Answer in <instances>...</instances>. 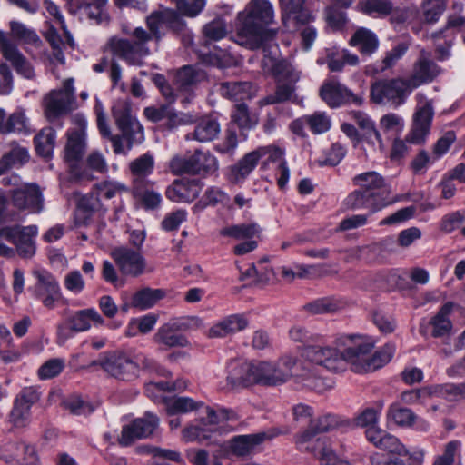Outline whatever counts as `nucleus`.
I'll return each mask as SVG.
<instances>
[{"label": "nucleus", "mask_w": 465, "mask_h": 465, "mask_svg": "<svg viewBox=\"0 0 465 465\" xmlns=\"http://www.w3.org/2000/svg\"><path fill=\"white\" fill-rule=\"evenodd\" d=\"M274 94L267 95L259 101L261 106L282 103L289 100L294 91V88L289 83H279Z\"/></svg>", "instance_id": "nucleus-56"}, {"label": "nucleus", "mask_w": 465, "mask_h": 465, "mask_svg": "<svg viewBox=\"0 0 465 465\" xmlns=\"http://www.w3.org/2000/svg\"><path fill=\"white\" fill-rule=\"evenodd\" d=\"M194 164L193 155H176L172 158L169 163L170 170L175 174L190 173L194 174Z\"/></svg>", "instance_id": "nucleus-62"}, {"label": "nucleus", "mask_w": 465, "mask_h": 465, "mask_svg": "<svg viewBox=\"0 0 465 465\" xmlns=\"http://www.w3.org/2000/svg\"><path fill=\"white\" fill-rule=\"evenodd\" d=\"M226 33V23L223 18H216L203 27L204 35L211 40H220Z\"/></svg>", "instance_id": "nucleus-64"}, {"label": "nucleus", "mask_w": 465, "mask_h": 465, "mask_svg": "<svg viewBox=\"0 0 465 465\" xmlns=\"http://www.w3.org/2000/svg\"><path fill=\"white\" fill-rule=\"evenodd\" d=\"M194 174H211L218 170L219 163L209 151L196 150L193 154Z\"/></svg>", "instance_id": "nucleus-43"}, {"label": "nucleus", "mask_w": 465, "mask_h": 465, "mask_svg": "<svg viewBox=\"0 0 465 465\" xmlns=\"http://www.w3.org/2000/svg\"><path fill=\"white\" fill-rule=\"evenodd\" d=\"M10 30L13 38L25 45H30L36 48L40 47L42 45V41L35 31L27 27L23 23L11 21Z\"/></svg>", "instance_id": "nucleus-44"}, {"label": "nucleus", "mask_w": 465, "mask_h": 465, "mask_svg": "<svg viewBox=\"0 0 465 465\" xmlns=\"http://www.w3.org/2000/svg\"><path fill=\"white\" fill-rule=\"evenodd\" d=\"M274 17V8L269 0H251L235 17V42L250 50L262 47L264 41L273 38L277 33L269 28Z\"/></svg>", "instance_id": "nucleus-2"}, {"label": "nucleus", "mask_w": 465, "mask_h": 465, "mask_svg": "<svg viewBox=\"0 0 465 465\" xmlns=\"http://www.w3.org/2000/svg\"><path fill=\"white\" fill-rule=\"evenodd\" d=\"M232 119L240 128L250 129L257 123L255 119L251 117L248 107L243 103L235 104V109L232 114Z\"/></svg>", "instance_id": "nucleus-61"}, {"label": "nucleus", "mask_w": 465, "mask_h": 465, "mask_svg": "<svg viewBox=\"0 0 465 465\" xmlns=\"http://www.w3.org/2000/svg\"><path fill=\"white\" fill-rule=\"evenodd\" d=\"M260 160L265 158L263 163H269L282 164V162H286L284 155L285 150L279 146L271 144L266 146H261L257 148Z\"/></svg>", "instance_id": "nucleus-60"}, {"label": "nucleus", "mask_w": 465, "mask_h": 465, "mask_svg": "<svg viewBox=\"0 0 465 465\" xmlns=\"http://www.w3.org/2000/svg\"><path fill=\"white\" fill-rule=\"evenodd\" d=\"M111 257L123 275L138 277L145 272L146 261L137 251L128 247H118L111 252Z\"/></svg>", "instance_id": "nucleus-18"}, {"label": "nucleus", "mask_w": 465, "mask_h": 465, "mask_svg": "<svg viewBox=\"0 0 465 465\" xmlns=\"http://www.w3.org/2000/svg\"><path fill=\"white\" fill-rule=\"evenodd\" d=\"M201 193V187L196 180L183 178L175 180L167 187L166 197L176 203H191Z\"/></svg>", "instance_id": "nucleus-25"}, {"label": "nucleus", "mask_w": 465, "mask_h": 465, "mask_svg": "<svg viewBox=\"0 0 465 465\" xmlns=\"http://www.w3.org/2000/svg\"><path fill=\"white\" fill-rule=\"evenodd\" d=\"M34 276L36 282L29 289L33 297L39 301L45 308L54 309L56 303L62 299V291L58 281L45 270L35 271Z\"/></svg>", "instance_id": "nucleus-13"}, {"label": "nucleus", "mask_w": 465, "mask_h": 465, "mask_svg": "<svg viewBox=\"0 0 465 465\" xmlns=\"http://www.w3.org/2000/svg\"><path fill=\"white\" fill-rule=\"evenodd\" d=\"M238 146V138L236 131L228 128L225 131L223 139L215 144L214 149L221 154L233 156Z\"/></svg>", "instance_id": "nucleus-58"}, {"label": "nucleus", "mask_w": 465, "mask_h": 465, "mask_svg": "<svg viewBox=\"0 0 465 465\" xmlns=\"http://www.w3.org/2000/svg\"><path fill=\"white\" fill-rule=\"evenodd\" d=\"M90 366H99L108 376L123 381H134L142 371L163 372V370L153 359L144 354L120 350L101 353L97 360L90 363Z\"/></svg>", "instance_id": "nucleus-4"}, {"label": "nucleus", "mask_w": 465, "mask_h": 465, "mask_svg": "<svg viewBox=\"0 0 465 465\" xmlns=\"http://www.w3.org/2000/svg\"><path fill=\"white\" fill-rule=\"evenodd\" d=\"M350 45L356 47L362 55L370 56L378 49L379 40L373 32L361 27L351 37Z\"/></svg>", "instance_id": "nucleus-37"}, {"label": "nucleus", "mask_w": 465, "mask_h": 465, "mask_svg": "<svg viewBox=\"0 0 465 465\" xmlns=\"http://www.w3.org/2000/svg\"><path fill=\"white\" fill-rule=\"evenodd\" d=\"M304 121L310 130L315 134H322L331 128V120L323 113H314L311 115H305Z\"/></svg>", "instance_id": "nucleus-57"}, {"label": "nucleus", "mask_w": 465, "mask_h": 465, "mask_svg": "<svg viewBox=\"0 0 465 465\" xmlns=\"http://www.w3.org/2000/svg\"><path fill=\"white\" fill-rule=\"evenodd\" d=\"M262 67L265 74H271L278 83H296L301 72L295 70L288 60H262Z\"/></svg>", "instance_id": "nucleus-29"}, {"label": "nucleus", "mask_w": 465, "mask_h": 465, "mask_svg": "<svg viewBox=\"0 0 465 465\" xmlns=\"http://www.w3.org/2000/svg\"><path fill=\"white\" fill-rule=\"evenodd\" d=\"M297 365L295 357L285 355L276 363L264 361L267 386H275L286 382L292 376L299 375L294 369Z\"/></svg>", "instance_id": "nucleus-22"}, {"label": "nucleus", "mask_w": 465, "mask_h": 465, "mask_svg": "<svg viewBox=\"0 0 465 465\" xmlns=\"http://www.w3.org/2000/svg\"><path fill=\"white\" fill-rule=\"evenodd\" d=\"M43 34L45 40L50 44L51 47L53 48L54 55L55 56V58H59L63 55V49H65L67 47H70L72 49L74 48L75 44L74 43V45L71 46L68 44V38H66V42H64L60 35L58 34L54 25H53L50 22H46L45 29L44 30ZM65 37L67 36L65 35Z\"/></svg>", "instance_id": "nucleus-48"}, {"label": "nucleus", "mask_w": 465, "mask_h": 465, "mask_svg": "<svg viewBox=\"0 0 465 465\" xmlns=\"http://www.w3.org/2000/svg\"><path fill=\"white\" fill-rule=\"evenodd\" d=\"M74 128L67 131V142L64 147V159L72 175L76 180H91L93 177L85 171L78 170L79 164L86 152V119L82 114L71 117Z\"/></svg>", "instance_id": "nucleus-6"}, {"label": "nucleus", "mask_w": 465, "mask_h": 465, "mask_svg": "<svg viewBox=\"0 0 465 465\" xmlns=\"http://www.w3.org/2000/svg\"><path fill=\"white\" fill-rule=\"evenodd\" d=\"M153 182L132 186V195L135 204L145 211H155L161 206L163 198L153 189Z\"/></svg>", "instance_id": "nucleus-28"}, {"label": "nucleus", "mask_w": 465, "mask_h": 465, "mask_svg": "<svg viewBox=\"0 0 465 465\" xmlns=\"http://www.w3.org/2000/svg\"><path fill=\"white\" fill-rule=\"evenodd\" d=\"M189 326L190 322L185 321H172L166 322L163 324L154 334V342L168 349L173 347H188L190 342L181 331H186Z\"/></svg>", "instance_id": "nucleus-19"}, {"label": "nucleus", "mask_w": 465, "mask_h": 465, "mask_svg": "<svg viewBox=\"0 0 465 465\" xmlns=\"http://www.w3.org/2000/svg\"><path fill=\"white\" fill-rule=\"evenodd\" d=\"M12 203L20 210L40 213L44 207V199L36 184H25L16 188L11 193Z\"/></svg>", "instance_id": "nucleus-21"}, {"label": "nucleus", "mask_w": 465, "mask_h": 465, "mask_svg": "<svg viewBox=\"0 0 465 465\" xmlns=\"http://www.w3.org/2000/svg\"><path fill=\"white\" fill-rule=\"evenodd\" d=\"M29 121L25 111L18 109L6 119L3 134L27 133L29 132Z\"/></svg>", "instance_id": "nucleus-50"}, {"label": "nucleus", "mask_w": 465, "mask_h": 465, "mask_svg": "<svg viewBox=\"0 0 465 465\" xmlns=\"http://www.w3.org/2000/svg\"><path fill=\"white\" fill-rule=\"evenodd\" d=\"M344 303L339 300L325 297L304 305V309L312 314L332 313L341 309Z\"/></svg>", "instance_id": "nucleus-46"}, {"label": "nucleus", "mask_w": 465, "mask_h": 465, "mask_svg": "<svg viewBox=\"0 0 465 465\" xmlns=\"http://www.w3.org/2000/svg\"><path fill=\"white\" fill-rule=\"evenodd\" d=\"M201 404L189 397H176L171 399L166 404L167 413L174 415L187 413L199 408Z\"/></svg>", "instance_id": "nucleus-52"}, {"label": "nucleus", "mask_w": 465, "mask_h": 465, "mask_svg": "<svg viewBox=\"0 0 465 465\" xmlns=\"http://www.w3.org/2000/svg\"><path fill=\"white\" fill-rule=\"evenodd\" d=\"M267 439H269V436L265 432L239 435L231 440L230 448L233 454L243 457L251 454L257 446Z\"/></svg>", "instance_id": "nucleus-34"}, {"label": "nucleus", "mask_w": 465, "mask_h": 465, "mask_svg": "<svg viewBox=\"0 0 465 465\" xmlns=\"http://www.w3.org/2000/svg\"><path fill=\"white\" fill-rule=\"evenodd\" d=\"M133 35L135 38L134 43L118 36L110 37L103 47L104 54L118 58L150 55L151 52L148 45L149 41L152 40L151 35L143 28L137 27L134 29Z\"/></svg>", "instance_id": "nucleus-8"}, {"label": "nucleus", "mask_w": 465, "mask_h": 465, "mask_svg": "<svg viewBox=\"0 0 465 465\" xmlns=\"http://www.w3.org/2000/svg\"><path fill=\"white\" fill-rule=\"evenodd\" d=\"M387 418L396 425L411 427L414 424L417 416L410 409L391 406L388 411Z\"/></svg>", "instance_id": "nucleus-51"}, {"label": "nucleus", "mask_w": 465, "mask_h": 465, "mask_svg": "<svg viewBox=\"0 0 465 465\" xmlns=\"http://www.w3.org/2000/svg\"><path fill=\"white\" fill-rule=\"evenodd\" d=\"M146 25L150 30L148 34L152 36L149 44H153L154 47L168 29L180 33L186 28L184 20L176 11L164 7H160L158 10L152 12L146 17Z\"/></svg>", "instance_id": "nucleus-12"}, {"label": "nucleus", "mask_w": 465, "mask_h": 465, "mask_svg": "<svg viewBox=\"0 0 465 465\" xmlns=\"http://www.w3.org/2000/svg\"><path fill=\"white\" fill-rule=\"evenodd\" d=\"M452 309L453 303L449 302L445 303L438 312V313L432 318L430 322L433 327L432 336L443 337L450 333L452 323L449 319V315L450 314Z\"/></svg>", "instance_id": "nucleus-41"}, {"label": "nucleus", "mask_w": 465, "mask_h": 465, "mask_svg": "<svg viewBox=\"0 0 465 465\" xmlns=\"http://www.w3.org/2000/svg\"><path fill=\"white\" fill-rule=\"evenodd\" d=\"M445 8L444 0H427L422 6L424 21L430 24L437 22Z\"/></svg>", "instance_id": "nucleus-59"}, {"label": "nucleus", "mask_w": 465, "mask_h": 465, "mask_svg": "<svg viewBox=\"0 0 465 465\" xmlns=\"http://www.w3.org/2000/svg\"><path fill=\"white\" fill-rule=\"evenodd\" d=\"M347 153L346 148L339 143H333L316 162L320 166H335L341 163Z\"/></svg>", "instance_id": "nucleus-53"}, {"label": "nucleus", "mask_w": 465, "mask_h": 465, "mask_svg": "<svg viewBox=\"0 0 465 465\" xmlns=\"http://www.w3.org/2000/svg\"><path fill=\"white\" fill-rule=\"evenodd\" d=\"M440 72V68L433 60H419L414 64L412 72L406 81L413 90L432 82Z\"/></svg>", "instance_id": "nucleus-27"}, {"label": "nucleus", "mask_w": 465, "mask_h": 465, "mask_svg": "<svg viewBox=\"0 0 465 465\" xmlns=\"http://www.w3.org/2000/svg\"><path fill=\"white\" fill-rule=\"evenodd\" d=\"M432 397L430 386L405 391L401 394V400L405 404H424L426 400Z\"/></svg>", "instance_id": "nucleus-55"}, {"label": "nucleus", "mask_w": 465, "mask_h": 465, "mask_svg": "<svg viewBox=\"0 0 465 465\" xmlns=\"http://www.w3.org/2000/svg\"><path fill=\"white\" fill-rule=\"evenodd\" d=\"M44 104L45 116L53 124L74 110L76 99L74 79H66L60 89L51 91L45 97Z\"/></svg>", "instance_id": "nucleus-10"}, {"label": "nucleus", "mask_w": 465, "mask_h": 465, "mask_svg": "<svg viewBox=\"0 0 465 465\" xmlns=\"http://www.w3.org/2000/svg\"><path fill=\"white\" fill-rule=\"evenodd\" d=\"M56 132L52 127L44 128L35 137V145L38 154L49 157L53 154L55 145Z\"/></svg>", "instance_id": "nucleus-45"}, {"label": "nucleus", "mask_w": 465, "mask_h": 465, "mask_svg": "<svg viewBox=\"0 0 465 465\" xmlns=\"http://www.w3.org/2000/svg\"><path fill=\"white\" fill-rule=\"evenodd\" d=\"M164 291L161 289L145 287L139 290L133 295L131 306L140 310H147L154 306L157 302L164 297Z\"/></svg>", "instance_id": "nucleus-40"}, {"label": "nucleus", "mask_w": 465, "mask_h": 465, "mask_svg": "<svg viewBox=\"0 0 465 465\" xmlns=\"http://www.w3.org/2000/svg\"><path fill=\"white\" fill-rule=\"evenodd\" d=\"M262 232L260 224L252 222L225 226L221 229L220 234L234 240H250L260 238Z\"/></svg>", "instance_id": "nucleus-36"}, {"label": "nucleus", "mask_w": 465, "mask_h": 465, "mask_svg": "<svg viewBox=\"0 0 465 465\" xmlns=\"http://www.w3.org/2000/svg\"><path fill=\"white\" fill-rule=\"evenodd\" d=\"M336 346H310L305 350L306 359L334 372L343 371L350 365L352 371L366 373L387 364L396 351L394 344L387 343L372 352L373 343L363 336L354 334L338 336Z\"/></svg>", "instance_id": "nucleus-1"}, {"label": "nucleus", "mask_w": 465, "mask_h": 465, "mask_svg": "<svg viewBox=\"0 0 465 465\" xmlns=\"http://www.w3.org/2000/svg\"><path fill=\"white\" fill-rule=\"evenodd\" d=\"M221 132L218 121L212 116H204L197 123L193 132L188 133L187 140L208 143L215 139Z\"/></svg>", "instance_id": "nucleus-32"}, {"label": "nucleus", "mask_w": 465, "mask_h": 465, "mask_svg": "<svg viewBox=\"0 0 465 465\" xmlns=\"http://www.w3.org/2000/svg\"><path fill=\"white\" fill-rule=\"evenodd\" d=\"M154 160L152 155L145 153L129 163L132 176V186L151 183L148 177L153 173Z\"/></svg>", "instance_id": "nucleus-35"}, {"label": "nucleus", "mask_w": 465, "mask_h": 465, "mask_svg": "<svg viewBox=\"0 0 465 465\" xmlns=\"http://www.w3.org/2000/svg\"><path fill=\"white\" fill-rule=\"evenodd\" d=\"M37 234V227L30 226H5L0 228V256L11 258L15 252L13 248L5 245L2 240L13 243L16 247L18 254L23 258H31L35 253L34 238Z\"/></svg>", "instance_id": "nucleus-7"}, {"label": "nucleus", "mask_w": 465, "mask_h": 465, "mask_svg": "<svg viewBox=\"0 0 465 465\" xmlns=\"http://www.w3.org/2000/svg\"><path fill=\"white\" fill-rule=\"evenodd\" d=\"M65 362L61 358H53L44 362L37 370L40 380H49L58 376L64 369Z\"/></svg>", "instance_id": "nucleus-54"}, {"label": "nucleus", "mask_w": 465, "mask_h": 465, "mask_svg": "<svg viewBox=\"0 0 465 465\" xmlns=\"http://www.w3.org/2000/svg\"><path fill=\"white\" fill-rule=\"evenodd\" d=\"M205 79L206 73L200 64L184 65L176 71L173 84L179 91L188 92Z\"/></svg>", "instance_id": "nucleus-30"}, {"label": "nucleus", "mask_w": 465, "mask_h": 465, "mask_svg": "<svg viewBox=\"0 0 465 465\" xmlns=\"http://www.w3.org/2000/svg\"><path fill=\"white\" fill-rule=\"evenodd\" d=\"M107 3L108 0H67V7L71 14H84L99 24L107 19Z\"/></svg>", "instance_id": "nucleus-26"}, {"label": "nucleus", "mask_w": 465, "mask_h": 465, "mask_svg": "<svg viewBox=\"0 0 465 465\" xmlns=\"http://www.w3.org/2000/svg\"><path fill=\"white\" fill-rule=\"evenodd\" d=\"M10 149L5 152L2 159L11 169L16 166H22L29 160V153L27 148L18 144L16 142L9 143Z\"/></svg>", "instance_id": "nucleus-47"}, {"label": "nucleus", "mask_w": 465, "mask_h": 465, "mask_svg": "<svg viewBox=\"0 0 465 465\" xmlns=\"http://www.w3.org/2000/svg\"><path fill=\"white\" fill-rule=\"evenodd\" d=\"M352 183L359 189L347 195L344 205L350 210L368 209L376 213L397 203L400 197L390 199L391 187L384 177L375 171L359 173L352 178Z\"/></svg>", "instance_id": "nucleus-3"}, {"label": "nucleus", "mask_w": 465, "mask_h": 465, "mask_svg": "<svg viewBox=\"0 0 465 465\" xmlns=\"http://www.w3.org/2000/svg\"><path fill=\"white\" fill-rule=\"evenodd\" d=\"M223 96L241 102L256 95V87L249 82H227L221 86Z\"/></svg>", "instance_id": "nucleus-38"}, {"label": "nucleus", "mask_w": 465, "mask_h": 465, "mask_svg": "<svg viewBox=\"0 0 465 465\" xmlns=\"http://www.w3.org/2000/svg\"><path fill=\"white\" fill-rule=\"evenodd\" d=\"M282 18L284 25L290 27L305 25L312 19L311 13L305 7L306 0H279Z\"/></svg>", "instance_id": "nucleus-24"}, {"label": "nucleus", "mask_w": 465, "mask_h": 465, "mask_svg": "<svg viewBox=\"0 0 465 465\" xmlns=\"http://www.w3.org/2000/svg\"><path fill=\"white\" fill-rule=\"evenodd\" d=\"M341 424V420L333 414H324L312 421V425L297 437V444L302 445L313 438L318 433L327 432L336 429Z\"/></svg>", "instance_id": "nucleus-31"}, {"label": "nucleus", "mask_w": 465, "mask_h": 465, "mask_svg": "<svg viewBox=\"0 0 465 465\" xmlns=\"http://www.w3.org/2000/svg\"><path fill=\"white\" fill-rule=\"evenodd\" d=\"M321 98L331 107H338L344 103L361 104V95L353 94L344 85L335 81H329L322 84L320 89Z\"/></svg>", "instance_id": "nucleus-20"}, {"label": "nucleus", "mask_w": 465, "mask_h": 465, "mask_svg": "<svg viewBox=\"0 0 465 465\" xmlns=\"http://www.w3.org/2000/svg\"><path fill=\"white\" fill-rule=\"evenodd\" d=\"M113 117L122 132V137L128 142V147L131 148L134 142H141L143 138V127L139 122L132 116L130 105L119 101L112 108Z\"/></svg>", "instance_id": "nucleus-15"}, {"label": "nucleus", "mask_w": 465, "mask_h": 465, "mask_svg": "<svg viewBox=\"0 0 465 465\" xmlns=\"http://www.w3.org/2000/svg\"><path fill=\"white\" fill-rule=\"evenodd\" d=\"M260 156L257 149L246 153L236 164L230 169V180L232 183H240L243 181L255 168Z\"/></svg>", "instance_id": "nucleus-39"}, {"label": "nucleus", "mask_w": 465, "mask_h": 465, "mask_svg": "<svg viewBox=\"0 0 465 465\" xmlns=\"http://www.w3.org/2000/svg\"><path fill=\"white\" fill-rule=\"evenodd\" d=\"M159 418L147 411L141 418L134 420L122 429L119 443L122 446H129L137 440L149 438L159 427Z\"/></svg>", "instance_id": "nucleus-17"}, {"label": "nucleus", "mask_w": 465, "mask_h": 465, "mask_svg": "<svg viewBox=\"0 0 465 465\" xmlns=\"http://www.w3.org/2000/svg\"><path fill=\"white\" fill-rule=\"evenodd\" d=\"M297 382L317 392H322L332 387V383L330 381L318 376L314 371L307 367H303L302 372L297 375Z\"/></svg>", "instance_id": "nucleus-42"}, {"label": "nucleus", "mask_w": 465, "mask_h": 465, "mask_svg": "<svg viewBox=\"0 0 465 465\" xmlns=\"http://www.w3.org/2000/svg\"><path fill=\"white\" fill-rule=\"evenodd\" d=\"M64 406L74 415H89L94 411V406L90 402L84 401L78 396L68 398L64 401Z\"/></svg>", "instance_id": "nucleus-63"}, {"label": "nucleus", "mask_w": 465, "mask_h": 465, "mask_svg": "<svg viewBox=\"0 0 465 465\" xmlns=\"http://www.w3.org/2000/svg\"><path fill=\"white\" fill-rule=\"evenodd\" d=\"M418 104L412 118V125L406 140H395L391 152V159H400L409 152L407 143L413 144L423 143L430 131L434 110L431 100L427 99L424 94H416Z\"/></svg>", "instance_id": "nucleus-5"}, {"label": "nucleus", "mask_w": 465, "mask_h": 465, "mask_svg": "<svg viewBox=\"0 0 465 465\" xmlns=\"http://www.w3.org/2000/svg\"><path fill=\"white\" fill-rule=\"evenodd\" d=\"M227 382L232 388L247 387L255 383L267 385L264 361H231Z\"/></svg>", "instance_id": "nucleus-11"}, {"label": "nucleus", "mask_w": 465, "mask_h": 465, "mask_svg": "<svg viewBox=\"0 0 465 465\" xmlns=\"http://www.w3.org/2000/svg\"><path fill=\"white\" fill-rule=\"evenodd\" d=\"M91 322H94L96 325H103L104 323V318L94 308L77 311L66 320L67 324L71 326V330L75 332H83L90 330Z\"/></svg>", "instance_id": "nucleus-33"}, {"label": "nucleus", "mask_w": 465, "mask_h": 465, "mask_svg": "<svg viewBox=\"0 0 465 465\" xmlns=\"http://www.w3.org/2000/svg\"><path fill=\"white\" fill-rule=\"evenodd\" d=\"M333 5L326 8V19L328 24L334 27H341L346 21L344 13L340 8H347L350 6L352 0H332Z\"/></svg>", "instance_id": "nucleus-49"}, {"label": "nucleus", "mask_w": 465, "mask_h": 465, "mask_svg": "<svg viewBox=\"0 0 465 465\" xmlns=\"http://www.w3.org/2000/svg\"><path fill=\"white\" fill-rule=\"evenodd\" d=\"M0 460L10 465H35L38 457L35 447L22 440H3Z\"/></svg>", "instance_id": "nucleus-16"}, {"label": "nucleus", "mask_w": 465, "mask_h": 465, "mask_svg": "<svg viewBox=\"0 0 465 465\" xmlns=\"http://www.w3.org/2000/svg\"><path fill=\"white\" fill-rule=\"evenodd\" d=\"M411 92L412 90L406 79L396 78L372 84L371 96L376 104H381L387 100L394 106H399L405 102Z\"/></svg>", "instance_id": "nucleus-14"}, {"label": "nucleus", "mask_w": 465, "mask_h": 465, "mask_svg": "<svg viewBox=\"0 0 465 465\" xmlns=\"http://www.w3.org/2000/svg\"><path fill=\"white\" fill-rule=\"evenodd\" d=\"M41 399V392L35 386L22 388L14 397L11 409L7 414L8 424L16 430L29 427L32 421V408Z\"/></svg>", "instance_id": "nucleus-9"}, {"label": "nucleus", "mask_w": 465, "mask_h": 465, "mask_svg": "<svg viewBox=\"0 0 465 465\" xmlns=\"http://www.w3.org/2000/svg\"><path fill=\"white\" fill-rule=\"evenodd\" d=\"M249 322L242 314H231L213 323L206 335L211 339L225 338L243 331Z\"/></svg>", "instance_id": "nucleus-23"}]
</instances>
